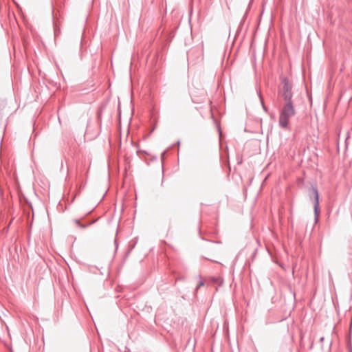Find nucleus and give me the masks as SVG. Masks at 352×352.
I'll use <instances>...</instances> for the list:
<instances>
[{
  "mask_svg": "<svg viewBox=\"0 0 352 352\" xmlns=\"http://www.w3.org/2000/svg\"><path fill=\"white\" fill-rule=\"evenodd\" d=\"M202 58L204 59V57L206 56V54H207V52H208V46H205L204 42L202 41Z\"/></svg>",
  "mask_w": 352,
  "mask_h": 352,
  "instance_id": "20e7f679",
  "label": "nucleus"
},
{
  "mask_svg": "<svg viewBox=\"0 0 352 352\" xmlns=\"http://www.w3.org/2000/svg\"><path fill=\"white\" fill-rule=\"evenodd\" d=\"M313 195L314 196L315 204H314V210L316 214H318L319 212V195L318 192L316 188H312Z\"/></svg>",
  "mask_w": 352,
  "mask_h": 352,
  "instance_id": "7ed1b4c3",
  "label": "nucleus"
},
{
  "mask_svg": "<svg viewBox=\"0 0 352 352\" xmlns=\"http://www.w3.org/2000/svg\"><path fill=\"white\" fill-rule=\"evenodd\" d=\"M283 96L285 100L287 101V102H291V98L292 97V85L289 82V81L287 79H284L283 81Z\"/></svg>",
  "mask_w": 352,
  "mask_h": 352,
  "instance_id": "f03ea898",
  "label": "nucleus"
},
{
  "mask_svg": "<svg viewBox=\"0 0 352 352\" xmlns=\"http://www.w3.org/2000/svg\"><path fill=\"white\" fill-rule=\"evenodd\" d=\"M295 114L294 108L292 102H287L284 106L279 118V124L282 128H286L289 124V118Z\"/></svg>",
  "mask_w": 352,
  "mask_h": 352,
  "instance_id": "f257e3e1",
  "label": "nucleus"
}]
</instances>
